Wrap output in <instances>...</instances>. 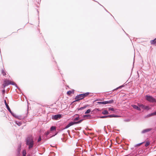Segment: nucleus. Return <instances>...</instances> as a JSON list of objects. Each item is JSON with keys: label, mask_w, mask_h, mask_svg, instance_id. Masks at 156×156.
<instances>
[{"label": "nucleus", "mask_w": 156, "mask_h": 156, "mask_svg": "<svg viewBox=\"0 0 156 156\" xmlns=\"http://www.w3.org/2000/svg\"><path fill=\"white\" fill-rule=\"evenodd\" d=\"M50 133V132L49 131H47L46 133V136H47Z\"/></svg>", "instance_id": "f704fd0d"}, {"label": "nucleus", "mask_w": 156, "mask_h": 156, "mask_svg": "<svg viewBox=\"0 0 156 156\" xmlns=\"http://www.w3.org/2000/svg\"><path fill=\"white\" fill-rule=\"evenodd\" d=\"M90 109H89L87 110L85 112V114H88L90 112Z\"/></svg>", "instance_id": "b1692460"}, {"label": "nucleus", "mask_w": 156, "mask_h": 156, "mask_svg": "<svg viewBox=\"0 0 156 156\" xmlns=\"http://www.w3.org/2000/svg\"><path fill=\"white\" fill-rule=\"evenodd\" d=\"M74 93V90H70L69 91H68L67 92V94L68 95H70L72 94H73Z\"/></svg>", "instance_id": "ddd939ff"}, {"label": "nucleus", "mask_w": 156, "mask_h": 156, "mask_svg": "<svg viewBox=\"0 0 156 156\" xmlns=\"http://www.w3.org/2000/svg\"><path fill=\"white\" fill-rule=\"evenodd\" d=\"M27 156H30V155H29H29H27Z\"/></svg>", "instance_id": "4c0bfd02"}, {"label": "nucleus", "mask_w": 156, "mask_h": 156, "mask_svg": "<svg viewBox=\"0 0 156 156\" xmlns=\"http://www.w3.org/2000/svg\"><path fill=\"white\" fill-rule=\"evenodd\" d=\"M113 115H107V118H112V117H113Z\"/></svg>", "instance_id": "a878e982"}, {"label": "nucleus", "mask_w": 156, "mask_h": 156, "mask_svg": "<svg viewBox=\"0 0 156 156\" xmlns=\"http://www.w3.org/2000/svg\"><path fill=\"white\" fill-rule=\"evenodd\" d=\"M1 73L3 76H5L6 75L5 70L4 68H2L0 70Z\"/></svg>", "instance_id": "39448f33"}, {"label": "nucleus", "mask_w": 156, "mask_h": 156, "mask_svg": "<svg viewBox=\"0 0 156 156\" xmlns=\"http://www.w3.org/2000/svg\"><path fill=\"white\" fill-rule=\"evenodd\" d=\"M155 115H156V112L147 115L146 116V117H149Z\"/></svg>", "instance_id": "9d476101"}, {"label": "nucleus", "mask_w": 156, "mask_h": 156, "mask_svg": "<svg viewBox=\"0 0 156 156\" xmlns=\"http://www.w3.org/2000/svg\"><path fill=\"white\" fill-rule=\"evenodd\" d=\"M26 142L27 145L28 146L29 149H31L33 147L34 144V137L32 135H29L26 139Z\"/></svg>", "instance_id": "f257e3e1"}, {"label": "nucleus", "mask_w": 156, "mask_h": 156, "mask_svg": "<svg viewBox=\"0 0 156 156\" xmlns=\"http://www.w3.org/2000/svg\"><path fill=\"white\" fill-rule=\"evenodd\" d=\"M83 98L82 94H79L77 96H76L75 98V99L76 100L73 101L72 103H73L75 101H77L79 100H81Z\"/></svg>", "instance_id": "20e7f679"}, {"label": "nucleus", "mask_w": 156, "mask_h": 156, "mask_svg": "<svg viewBox=\"0 0 156 156\" xmlns=\"http://www.w3.org/2000/svg\"><path fill=\"white\" fill-rule=\"evenodd\" d=\"M144 109L148 110L150 109V108L148 106H145Z\"/></svg>", "instance_id": "6ab92c4d"}, {"label": "nucleus", "mask_w": 156, "mask_h": 156, "mask_svg": "<svg viewBox=\"0 0 156 156\" xmlns=\"http://www.w3.org/2000/svg\"><path fill=\"white\" fill-rule=\"evenodd\" d=\"M56 128V127L55 126H52V127H51V128H50V130L51 131H53L54 130H55Z\"/></svg>", "instance_id": "f3484780"}, {"label": "nucleus", "mask_w": 156, "mask_h": 156, "mask_svg": "<svg viewBox=\"0 0 156 156\" xmlns=\"http://www.w3.org/2000/svg\"><path fill=\"white\" fill-rule=\"evenodd\" d=\"M83 116L84 118H85V117L88 118V117H90V115H84Z\"/></svg>", "instance_id": "5701e85b"}, {"label": "nucleus", "mask_w": 156, "mask_h": 156, "mask_svg": "<svg viewBox=\"0 0 156 156\" xmlns=\"http://www.w3.org/2000/svg\"><path fill=\"white\" fill-rule=\"evenodd\" d=\"M83 121V120H79V121L78 122H71L69 123L68 125H67L65 127V129H67L70 126H72L73 125L75 124H79L81 122Z\"/></svg>", "instance_id": "7ed1b4c3"}, {"label": "nucleus", "mask_w": 156, "mask_h": 156, "mask_svg": "<svg viewBox=\"0 0 156 156\" xmlns=\"http://www.w3.org/2000/svg\"><path fill=\"white\" fill-rule=\"evenodd\" d=\"M107 118V116H101L100 117V118Z\"/></svg>", "instance_id": "c756f323"}, {"label": "nucleus", "mask_w": 156, "mask_h": 156, "mask_svg": "<svg viewBox=\"0 0 156 156\" xmlns=\"http://www.w3.org/2000/svg\"><path fill=\"white\" fill-rule=\"evenodd\" d=\"M113 117H120V116H119V115H113Z\"/></svg>", "instance_id": "473e14b6"}, {"label": "nucleus", "mask_w": 156, "mask_h": 156, "mask_svg": "<svg viewBox=\"0 0 156 156\" xmlns=\"http://www.w3.org/2000/svg\"><path fill=\"white\" fill-rule=\"evenodd\" d=\"M150 43L151 44L156 45V38L153 40L151 41Z\"/></svg>", "instance_id": "1a4fd4ad"}, {"label": "nucleus", "mask_w": 156, "mask_h": 156, "mask_svg": "<svg viewBox=\"0 0 156 156\" xmlns=\"http://www.w3.org/2000/svg\"><path fill=\"white\" fill-rule=\"evenodd\" d=\"M10 113H11V114H12V115H13L14 117H15V118H17V117H17V116L16 115V114H14V113H12V112H11V110H10Z\"/></svg>", "instance_id": "a211bd4d"}, {"label": "nucleus", "mask_w": 156, "mask_h": 156, "mask_svg": "<svg viewBox=\"0 0 156 156\" xmlns=\"http://www.w3.org/2000/svg\"><path fill=\"white\" fill-rule=\"evenodd\" d=\"M132 106L135 109L137 110L138 111H140L141 109L138 106H136V105H132Z\"/></svg>", "instance_id": "9b49d317"}, {"label": "nucleus", "mask_w": 156, "mask_h": 156, "mask_svg": "<svg viewBox=\"0 0 156 156\" xmlns=\"http://www.w3.org/2000/svg\"><path fill=\"white\" fill-rule=\"evenodd\" d=\"M10 83V82H9V81H8L7 82L6 81H5L4 82V83L3 84V85L4 87H5V86H6L9 85Z\"/></svg>", "instance_id": "4468645a"}, {"label": "nucleus", "mask_w": 156, "mask_h": 156, "mask_svg": "<svg viewBox=\"0 0 156 156\" xmlns=\"http://www.w3.org/2000/svg\"><path fill=\"white\" fill-rule=\"evenodd\" d=\"M5 105L6 106V107H7V109H8L9 111V112H10V108L9 107V106L6 103V101L5 100Z\"/></svg>", "instance_id": "2eb2a0df"}, {"label": "nucleus", "mask_w": 156, "mask_h": 156, "mask_svg": "<svg viewBox=\"0 0 156 156\" xmlns=\"http://www.w3.org/2000/svg\"><path fill=\"white\" fill-rule=\"evenodd\" d=\"M2 92H3V93H5V90H3V91H2Z\"/></svg>", "instance_id": "e433bc0d"}, {"label": "nucleus", "mask_w": 156, "mask_h": 156, "mask_svg": "<svg viewBox=\"0 0 156 156\" xmlns=\"http://www.w3.org/2000/svg\"><path fill=\"white\" fill-rule=\"evenodd\" d=\"M41 136H40L38 139V142H40V141H41Z\"/></svg>", "instance_id": "cd10ccee"}, {"label": "nucleus", "mask_w": 156, "mask_h": 156, "mask_svg": "<svg viewBox=\"0 0 156 156\" xmlns=\"http://www.w3.org/2000/svg\"><path fill=\"white\" fill-rule=\"evenodd\" d=\"M145 99L147 101L151 102H156V100L151 96L146 95L145 96Z\"/></svg>", "instance_id": "f03ea898"}, {"label": "nucleus", "mask_w": 156, "mask_h": 156, "mask_svg": "<svg viewBox=\"0 0 156 156\" xmlns=\"http://www.w3.org/2000/svg\"><path fill=\"white\" fill-rule=\"evenodd\" d=\"M61 115H56L54 116L53 119L55 120H57L58 119H60L61 118Z\"/></svg>", "instance_id": "423d86ee"}, {"label": "nucleus", "mask_w": 156, "mask_h": 156, "mask_svg": "<svg viewBox=\"0 0 156 156\" xmlns=\"http://www.w3.org/2000/svg\"><path fill=\"white\" fill-rule=\"evenodd\" d=\"M150 144V142L148 141H147L146 142V144H145V146L146 147H147Z\"/></svg>", "instance_id": "4be33fe9"}, {"label": "nucleus", "mask_w": 156, "mask_h": 156, "mask_svg": "<svg viewBox=\"0 0 156 156\" xmlns=\"http://www.w3.org/2000/svg\"><path fill=\"white\" fill-rule=\"evenodd\" d=\"M79 117H76V118H75L74 119V120L75 121H77V120H79Z\"/></svg>", "instance_id": "2f4dec72"}, {"label": "nucleus", "mask_w": 156, "mask_h": 156, "mask_svg": "<svg viewBox=\"0 0 156 156\" xmlns=\"http://www.w3.org/2000/svg\"><path fill=\"white\" fill-rule=\"evenodd\" d=\"M85 108V107H82L81 108H80L79 109V110H82L83 109H84V108Z\"/></svg>", "instance_id": "72a5a7b5"}, {"label": "nucleus", "mask_w": 156, "mask_h": 156, "mask_svg": "<svg viewBox=\"0 0 156 156\" xmlns=\"http://www.w3.org/2000/svg\"><path fill=\"white\" fill-rule=\"evenodd\" d=\"M102 113L103 115H107L108 112L107 110H104L102 112Z\"/></svg>", "instance_id": "dca6fc26"}, {"label": "nucleus", "mask_w": 156, "mask_h": 156, "mask_svg": "<svg viewBox=\"0 0 156 156\" xmlns=\"http://www.w3.org/2000/svg\"><path fill=\"white\" fill-rule=\"evenodd\" d=\"M151 129H152L151 128H149V129H145L143 130L142 131V133H145L147 132H148L150 131L151 130Z\"/></svg>", "instance_id": "6e6552de"}, {"label": "nucleus", "mask_w": 156, "mask_h": 156, "mask_svg": "<svg viewBox=\"0 0 156 156\" xmlns=\"http://www.w3.org/2000/svg\"><path fill=\"white\" fill-rule=\"evenodd\" d=\"M105 101L103 102H98L97 103L99 104H105Z\"/></svg>", "instance_id": "c85d7f7f"}, {"label": "nucleus", "mask_w": 156, "mask_h": 156, "mask_svg": "<svg viewBox=\"0 0 156 156\" xmlns=\"http://www.w3.org/2000/svg\"><path fill=\"white\" fill-rule=\"evenodd\" d=\"M114 110V109L113 108H108V110H111V111H113Z\"/></svg>", "instance_id": "7c9ffc66"}, {"label": "nucleus", "mask_w": 156, "mask_h": 156, "mask_svg": "<svg viewBox=\"0 0 156 156\" xmlns=\"http://www.w3.org/2000/svg\"><path fill=\"white\" fill-rule=\"evenodd\" d=\"M122 87H123V86H120V87H117V88L116 89H115V90H117V89H118L119 88H121Z\"/></svg>", "instance_id": "c9c22d12"}, {"label": "nucleus", "mask_w": 156, "mask_h": 156, "mask_svg": "<svg viewBox=\"0 0 156 156\" xmlns=\"http://www.w3.org/2000/svg\"><path fill=\"white\" fill-rule=\"evenodd\" d=\"M114 101L113 100H109V101H105V104H110L114 102Z\"/></svg>", "instance_id": "0eeeda50"}, {"label": "nucleus", "mask_w": 156, "mask_h": 156, "mask_svg": "<svg viewBox=\"0 0 156 156\" xmlns=\"http://www.w3.org/2000/svg\"><path fill=\"white\" fill-rule=\"evenodd\" d=\"M26 152L25 150H23V156H26Z\"/></svg>", "instance_id": "aec40b11"}, {"label": "nucleus", "mask_w": 156, "mask_h": 156, "mask_svg": "<svg viewBox=\"0 0 156 156\" xmlns=\"http://www.w3.org/2000/svg\"><path fill=\"white\" fill-rule=\"evenodd\" d=\"M139 106L140 107L144 109L145 105H143V104H141L139 105Z\"/></svg>", "instance_id": "393cba45"}, {"label": "nucleus", "mask_w": 156, "mask_h": 156, "mask_svg": "<svg viewBox=\"0 0 156 156\" xmlns=\"http://www.w3.org/2000/svg\"><path fill=\"white\" fill-rule=\"evenodd\" d=\"M89 94L90 93L89 92H87L84 94H82L83 98L85 97H87Z\"/></svg>", "instance_id": "f8f14e48"}, {"label": "nucleus", "mask_w": 156, "mask_h": 156, "mask_svg": "<svg viewBox=\"0 0 156 156\" xmlns=\"http://www.w3.org/2000/svg\"><path fill=\"white\" fill-rule=\"evenodd\" d=\"M144 142H143L141 143H140V144H137V145H136V146H140V145H141V144H143L144 143Z\"/></svg>", "instance_id": "bb28decb"}, {"label": "nucleus", "mask_w": 156, "mask_h": 156, "mask_svg": "<svg viewBox=\"0 0 156 156\" xmlns=\"http://www.w3.org/2000/svg\"><path fill=\"white\" fill-rule=\"evenodd\" d=\"M10 84L15 85V86L17 87V85L13 82L10 81Z\"/></svg>", "instance_id": "412c9836"}]
</instances>
